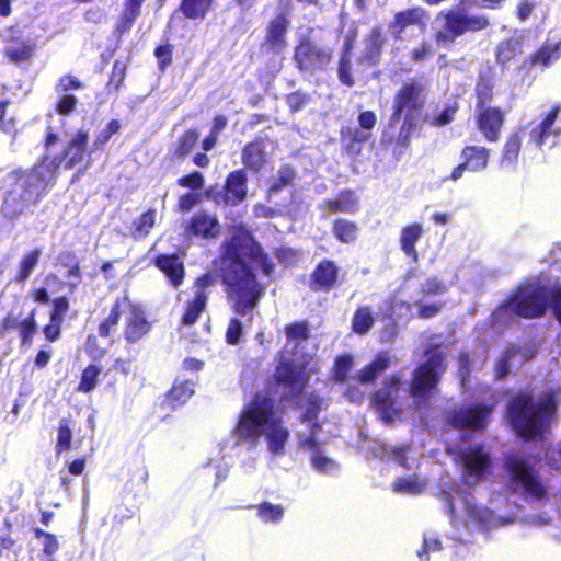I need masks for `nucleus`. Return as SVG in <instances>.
I'll use <instances>...</instances> for the list:
<instances>
[{"label":"nucleus","instance_id":"1","mask_svg":"<svg viewBox=\"0 0 561 561\" xmlns=\"http://www.w3.org/2000/svg\"><path fill=\"white\" fill-rule=\"evenodd\" d=\"M250 265L262 268L267 276L273 270L249 231L234 227L231 240L225 244L221 272L228 302L238 316L252 312L265 293V287L257 283Z\"/></svg>","mask_w":561,"mask_h":561},{"label":"nucleus","instance_id":"2","mask_svg":"<svg viewBox=\"0 0 561 561\" xmlns=\"http://www.w3.org/2000/svg\"><path fill=\"white\" fill-rule=\"evenodd\" d=\"M239 438L256 442L264 437L268 450L274 455L284 454L289 437L288 430L282 424L274 410L272 399L257 394L242 411L236 427Z\"/></svg>","mask_w":561,"mask_h":561},{"label":"nucleus","instance_id":"3","mask_svg":"<svg viewBox=\"0 0 561 561\" xmlns=\"http://www.w3.org/2000/svg\"><path fill=\"white\" fill-rule=\"evenodd\" d=\"M58 168L57 159L48 161L44 158L30 173L19 178L3 201L2 216L9 220H15L30 206L35 205L54 180Z\"/></svg>","mask_w":561,"mask_h":561},{"label":"nucleus","instance_id":"4","mask_svg":"<svg viewBox=\"0 0 561 561\" xmlns=\"http://www.w3.org/2000/svg\"><path fill=\"white\" fill-rule=\"evenodd\" d=\"M556 393L550 392L538 399L527 393L514 398L510 405V416L515 431L525 438L543 433L556 411Z\"/></svg>","mask_w":561,"mask_h":561},{"label":"nucleus","instance_id":"5","mask_svg":"<svg viewBox=\"0 0 561 561\" xmlns=\"http://www.w3.org/2000/svg\"><path fill=\"white\" fill-rule=\"evenodd\" d=\"M486 26L488 20L483 16H468L461 9L451 10L435 19V41L438 45L448 46L465 32L478 31Z\"/></svg>","mask_w":561,"mask_h":561},{"label":"nucleus","instance_id":"6","mask_svg":"<svg viewBox=\"0 0 561 561\" xmlns=\"http://www.w3.org/2000/svg\"><path fill=\"white\" fill-rule=\"evenodd\" d=\"M446 502L454 523L459 517L467 528L486 529L496 526L492 512L478 506L471 494L463 495L457 492L446 497Z\"/></svg>","mask_w":561,"mask_h":561},{"label":"nucleus","instance_id":"7","mask_svg":"<svg viewBox=\"0 0 561 561\" xmlns=\"http://www.w3.org/2000/svg\"><path fill=\"white\" fill-rule=\"evenodd\" d=\"M552 287L540 283L522 286L507 308L525 318H535L543 313L548 302H551Z\"/></svg>","mask_w":561,"mask_h":561},{"label":"nucleus","instance_id":"8","mask_svg":"<svg viewBox=\"0 0 561 561\" xmlns=\"http://www.w3.org/2000/svg\"><path fill=\"white\" fill-rule=\"evenodd\" d=\"M294 60L300 71L314 73L328 67L332 60V50L310 37L301 36L295 48Z\"/></svg>","mask_w":561,"mask_h":561},{"label":"nucleus","instance_id":"9","mask_svg":"<svg viewBox=\"0 0 561 561\" xmlns=\"http://www.w3.org/2000/svg\"><path fill=\"white\" fill-rule=\"evenodd\" d=\"M444 369L443 353L435 350L427 362L415 370L409 389L410 394L415 400L424 399L436 387Z\"/></svg>","mask_w":561,"mask_h":561},{"label":"nucleus","instance_id":"10","mask_svg":"<svg viewBox=\"0 0 561 561\" xmlns=\"http://www.w3.org/2000/svg\"><path fill=\"white\" fill-rule=\"evenodd\" d=\"M311 357L308 358L295 355L291 359L282 356L280 363L276 368V379L289 388L290 394L300 392L310 371L314 370V366L309 367Z\"/></svg>","mask_w":561,"mask_h":561},{"label":"nucleus","instance_id":"11","mask_svg":"<svg viewBox=\"0 0 561 561\" xmlns=\"http://www.w3.org/2000/svg\"><path fill=\"white\" fill-rule=\"evenodd\" d=\"M506 466L516 489H520L524 493L537 500L545 496V485L539 480L535 469L523 457H510Z\"/></svg>","mask_w":561,"mask_h":561},{"label":"nucleus","instance_id":"12","mask_svg":"<svg viewBox=\"0 0 561 561\" xmlns=\"http://www.w3.org/2000/svg\"><path fill=\"white\" fill-rule=\"evenodd\" d=\"M454 460L461 468L462 479L468 485L477 484L489 466V457L481 448L458 447Z\"/></svg>","mask_w":561,"mask_h":561},{"label":"nucleus","instance_id":"13","mask_svg":"<svg viewBox=\"0 0 561 561\" xmlns=\"http://www.w3.org/2000/svg\"><path fill=\"white\" fill-rule=\"evenodd\" d=\"M425 83L422 80H412L405 82L398 91L394 99L393 118H399L402 114L412 117L420 111L424 103Z\"/></svg>","mask_w":561,"mask_h":561},{"label":"nucleus","instance_id":"14","mask_svg":"<svg viewBox=\"0 0 561 561\" xmlns=\"http://www.w3.org/2000/svg\"><path fill=\"white\" fill-rule=\"evenodd\" d=\"M561 137V118L559 108H552L542 122L534 125L529 130V142L536 148H552Z\"/></svg>","mask_w":561,"mask_h":561},{"label":"nucleus","instance_id":"15","mask_svg":"<svg viewBox=\"0 0 561 561\" xmlns=\"http://www.w3.org/2000/svg\"><path fill=\"white\" fill-rule=\"evenodd\" d=\"M66 137L67 141L62 150V157H55V159L59 161V164L64 160L65 168L72 169L73 167L82 163L84 160L89 141V130L79 128L77 130L67 133ZM45 158H47L48 161H51L48 156Z\"/></svg>","mask_w":561,"mask_h":561},{"label":"nucleus","instance_id":"16","mask_svg":"<svg viewBox=\"0 0 561 561\" xmlns=\"http://www.w3.org/2000/svg\"><path fill=\"white\" fill-rule=\"evenodd\" d=\"M214 284V277L205 274L198 277L194 283V297L185 305V311L182 317V324L192 325L206 309L208 293L207 288Z\"/></svg>","mask_w":561,"mask_h":561},{"label":"nucleus","instance_id":"17","mask_svg":"<svg viewBox=\"0 0 561 561\" xmlns=\"http://www.w3.org/2000/svg\"><path fill=\"white\" fill-rule=\"evenodd\" d=\"M490 413V409L485 405H467L454 411L449 421L454 427L481 430L489 422Z\"/></svg>","mask_w":561,"mask_h":561},{"label":"nucleus","instance_id":"18","mask_svg":"<svg viewBox=\"0 0 561 561\" xmlns=\"http://www.w3.org/2000/svg\"><path fill=\"white\" fill-rule=\"evenodd\" d=\"M399 383L400 378L393 376L383 389L375 393L373 399L374 407L387 423L391 422L398 412L394 404L399 393Z\"/></svg>","mask_w":561,"mask_h":561},{"label":"nucleus","instance_id":"19","mask_svg":"<svg viewBox=\"0 0 561 561\" xmlns=\"http://www.w3.org/2000/svg\"><path fill=\"white\" fill-rule=\"evenodd\" d=\"M125 311H127V323L125 335L129 342H137L150 330V324L147 321L144 310L140 306L131 304L127 298V305H125Z\"/></svg>","mask_w":561,"mask_h":561},{"label":"nucleus","instance_id":"20","mask_svg":"<svg viewBox=\"0 0 561 561\" xmlns=\"http://www.w3.org/2000/svg\"><path fill=\"white\" fill-rule=\"evenodd\" d=\"M185 232L204 239L216 238L220 232V225L215 216L201 211L191 218Z\"/></svg>","mask_w":561,"mask_h":561},{"label":"nucleus","instance_id":"21","mask_svg":"<svg viewBox=\"0 0 561 561\" xmlns=\"http://www.w3.org/2000/svg\"><path fill=\"white\" fill-rule=\"evenodd\" d=\"M504 123V113L495 107H488L480 112L478 127L489 141H497Z\"/></svg>","mask_w":561,"mask_h":561},{"label":"nucleus","instance_id":"22","mask_svg":"<svg viewBox=\"0 0 561 561\" xmlns=\"http://www.w3.org/2000/svg\"><path fill=\"white\" fill-rule=\"evenodd\" d=\"M157 267L164 273L173 287L182 284L184 278L183 262L176 255H160L156 260Z\"/></svg>","mask_w":561,"mask_h":561},{"label":"nucleus","instance_id":"23","mask_svg":"<svg viewBox=\"0 0 561 561\" xmlns=\"http://www.w3.org/2000/svg\"><path fill=\"white\" fill-rule=\"evenodd\" d=\"M424 12L422 9L413 8L394 15L393 21L389 24V32L396 39L402 38L403 31L410 26L423 22Z\"/></svg>","mask_w":561,"mask_h":561},{"label":"nucleus","instance_id":"24","mask_svg":"<svg viewBox=\"0 0 561 561\" xmlns=\"http://www.w3.org/2000/svg\"><path fill=\"white\" fill-rule=\"evenodd\" d=\"M267 142L256 139L248 144L242 150V162L251 170L260 171L266 162Z\"/></svg>","mask_w":561,"mask_h":561},{"label":"nucleus","instance_id":"25","mask_svg":"<svg viewBox=\"0 0 561 561\" xmlns=\"http://www.w3.org/2000/svg\"><path fill=\"white\" fill-rule=\"evenodd\" d=\"M337 267L329 260L322 261L312 274V287L319 290H330L337 279Z\"/></svg>","mask_w":561,"mask_h":561},{"label":"nucleus","instance_id":"26","mask_svg":"<svg viewBox=\"0 0 561 561\" xmlns=\"http://www.w3.org/2000/svg\"><path fill=\"white\" fill-rule=\"evenodd\" d=\"M289 21L285 14L277 15L268 25L266 44L276 51H282L286 47V32Z\"/></svg>","mask_w":561,"mask_h":561},{"label":"nucleus","instance_id":"27","mask_svg":"<svg viewBox=\"0 0 561 561\" xmlns=\"http://www.w3.org/2000/svg\"><path fill=\"white\" fill-rule=\"evenodd\" d=\"M36 42L33 38L14 41L5 47L4 54L13 64L28 61L34 55Z\"/></svg>","mask_w":561,"mask_h":561},{"label":"nucleus","instance_id":"28","mask_svg":"<svg viewBox=\"0 0 561 561\" xmlns=\"http://www.w3.org/2000/svg\"><path fill=\"white\" fill-rule=\"evenodd\" d=\"M225 190L227 191L231 205H237L247 195V175L244 171L238 170L227 178Z\"/></svg>","mask_w":561,"mask_h":561},{"label":"nucleus","instance_id":"29","mask_svg":"<svg viewBox=\"0 0 561 561\" xmlns=\"http://www.w3.org/2000/svg\"><path fill=\"white\" fill-rule=\"evenodd\" d=\"M358 201L354 192L343 191L335 198L328 199L322 207L330 213H354L357 209Z\"/></svg>","mask_w":561,"mask_h":561},{"label":"nucleus","instance_id":"30","mask_svg":"<svg viewBox=\"0 0 561 561\" xmlns=\"http://www.w3.org/2000/svg\"><path fill=\"white\" fill-rule=\"evenodd\" d=\"M529 357L522 353L519 348L511 347L499 359L495 366V374L497 378H502L508 374L512 368L522 366Z\"/></svg>","mask_w":561,"mask_h":561},{"label":"nucleus","instance_id":"31","mask_svg":"<svg viewBox=\"0 0 561 561\" xmlns=\"http://www.w3.org/2000/svg\"><path fill=\"white\" fill-rule=\"evenodd\" d=\"M385 44V38L380 28H374L369 33L365 49L363 53V60L368 65H376L380 60L381 49Z\"/></svg>","mask_w":561,"mask_h":561},{"label":"nucleus","instance_id":"32","mask_svg":"<svg viewBox=\"0 0 561 561\" xmlns=\"http://www.w3.org/2000/svg\"><path fill=\"white\" fill-rule=\"evenodd\" d=\"M423 233V228L420 224H412L404 227L401 231L400 236V244L402 251L413 257L415 261L417 259V253L415 250V243L419 241Z\"/></svg>","mask_w":561,"mask_h":561},{"label":"nucleus","instance_id":"33","mask_svg":"<svg viewBox=\"0 0 561 561\" xmlns=\"http://www.w3.org/2000/svg\"><path fill=\"white\" fill-rule=\"evenodd\" d=\"M391 365V357L388 353H380L374 362L364 367L358 374L357 379L365 383L373 381L376 376L385 371Z\"/></svg>","mask_w":561,"mask_h":561},{"label":"nucleus","instance_id":"34","mask_svg":"<svg viewBox=\"0 0 561 561\" xmlns=\"http://www.w3.org/2000/svg\"><path fill=\"white\" fill-rule=\"evenodd\" d=\"M561 56V41L558 43L545 44L536 54L530 58L531 66L548 67L557 61Z\"/></svg>","mask_w":561,"mask_h":561},{"label":"nucleus","instance_id":"35","mask_svg":"<svg viewBox=\"0 0 561 561\" xmlns=\"http://www.w3.org/2000/svg\"><path fill=\"white\" fill-rule=\"evenodd\" d=\"M466 165L470 171H480L486 168L489 151L483 147H466L462 151Z\"/></svg>","mask_w":561,"mask_h":561},{"label":"nucleus","instance_id":"36","mask_svg":"<svg viewBox=\"0 0 561 561\" xmlns=\"http://www.w3.org/2000/svg\"><path fill=\"white\" fill-rule=\"evenodd\" d=\"M522 134L523 130L514 133L505 142L501 160V167L503 169L512 168L517 161L522 144Z\"/></svg>","mask_w":561,"mask_h":561},{"label":"nucleus","instance_id":"37","mask_svg":"<svg viewBox=\"0 0 561 561\" xmlns=\"http://www.w3.org/2000/svg\"><path fill=\"white\" fill-rule=\"evenodd\" d=\"M145 0H125L124 9L121 15V20L117 24V30L121 33L128 31L134 24L135 20L139 16L141 5Z\"/></svg>","mask_w":561,"mask_h":561},{"label":"nucleus","instance_id":"38","mask_svg":"<svg viewBox=\"0 0 561 561\" xmlns=\"http://www.w3.org/2000/svg\"><path fill=\"white\" fill-rule=\"evenodd\" d=\"M125 305H127L126 297H123L116 301L108 317L99 327V333L101 336H108L112 332V329L118 324L121 313L125 311Z\"/></svg>","mask_w":561,"mask_h":561},{"label":"nucleus","instance_id":"39","mask_svg":"<svg viewBox=\"0 0 561 561\" xmlns=\"http://www.w3.org/2000/svg\"><path fill=\"white\" fill-rule=\"evenodd\" d=\"M39 257L41 251L38 249H34L26 253L20 261L15 280L23 282L27 279L34 268L37 266Z\"/></svg>","mask_w":561,"mask_h":561},{"label":"nucleus","instance_id":"40","mask_svg":"<svg viewBox=\"0 0 561 561\" xmlns=\"http://www.w3.org/2000/svg\"><path fill=\"white\" fill-rule=\"evenodd\" d=\"M211 0H183L181 11L187 19H203L209 10Z\"/></svg>","mask_w":561,"mask_h":561},{"label":"nucleus","instance_id":"41","mask_svg":"<svg viewBox=\"0 0 561 561\" xmlns=\"http://www.w3.org/2000/svg\"><path fill=\"white\" fill-rule=\"evenodd\" d=\"M374 324V318L368 307H360L356 310L352 327L355 333L365 334Z\"/></svg>","mask_w":561,"mask_h":561},{"label":"nucleus","instance_id":"42","mask_svg":"<svg viewBox=\"0 0 561 561\" xmlns=\"http://www.w3.org/2000/svg\"><path fill=\"white\" fill-rule=\"evenodd\" d=\"M334 236L344 243H350L357 238V226L344 219H337L333 226Z\"/></svg>","mask_w":561,"mask_h":561},{"label":"nucleus","instance_id":"43","mask_svg":"<svg viewBox=\"0 0 561 561\" xmlns=\"http://www.w3.org/2000/svg\"><path fill=\"white\" fill-rule=\"evenodd\" d=\"M156 224V211L148 210L134 222L133 236L135 239L146 237Z\"/></svg>","mask_w":561,"mask_h":561},{"label":"nucleus","instance_id":"44","mask_svg":"<svg viewBox=\"0 0 561 561\" xmlns=\"http://www.w3.org/2000/svg\"><path fill=\"white\" fill-rule=\"evenodd\" d=\"M199 138V134L195 129H190L183 134V136L179 139L178 146L175 149V154L180 158H184L190 154L195 148L197 140Z\"/></svg>","mask_w":561,"mask_h":561},{"label":"nucleus","instance_id":"45","mask_svg":"<svg viewBox=\"0 0 561 561\" xmlns=\"http://www.w3.org/2000/svg\"><path fill=\"white\" fill-rule=\"evenodd\" d=\"M425 488V482L416 477L400 478L396 481L393 490L405 494L421 493Z\"/></svg>","mask_w":561,"mask_h":561},{"label":"nucleus","instance_id":"46","mask_svg":"<svg viewBox=\"0 0 561 561\" xmlns=\"http://www.w3.org/2000/svg\"><path fill=\"white\" fill-rule=\"evenodd\" d=\"M101 374V368L90 365L88 366L81 375V380L78 386V391L81 392H90L92 391L96 385H98V378Z\"/></svg>","mask_w":561,"mask_h":561},{"label":"nucleus","instance_id":"47","mask_svg":"<svg viewBox=\"0 0 561 561\" xmlns=\"http://www.w3.org/2000/svg\"><path fill=\"white\" fill-rule=\"evenodd\" d=\"M520 45L517 39H510L500 44L497 48V61L501 64H507L511 61L516 54L519 51Z\"/></svg>","mask_w":561,"mask_h":561},{"label":"nucleus","instance_id":"48","mask_svg":"<svg viewBox=\"0 0 561 561\" xmlns=\"http://www.w3.org/2000/svg\"><path fill=\"white\" fill-rule=\"evenodd\" d=\"M194 393L193 385L190 382H179L169 391L168 398L174 402L182 404Z\"/></svg>","mask_w":561,"mask_h":561},{"label":"nucleus","instance_id":"49","mask_svg":"<svg viewBox=\"0 0 561 561\" xmlns=\"http://www.w3.org/2000/svg\"><path fill=\"white\" fill-rule=\"evenodd\" d=\"M284 514V510L280 505H274L272 503H262L259 506V516L265 522H278Z\"/></svg>","mask_w":561,"mask_h":561},{"label":"nucleus","instance_id":"50","mask_svg":"<svg viewBox=\"0 0 561 561\" xmlns=\"http://www.w3.org/2000/svg\"><path fill=\"white\" fill-rule=\"evenodd\" d=\"M72 434L69 427V424L66 420L60 421L58 435H57V444L56 450L57 454L67 450L71 446Z\"/></svg>","mask_w":561,"mask_h":561},{"label":"nucleus","instance_id":"51","mask_svg":"<svg viewBox=\"0 0 561 561\" xmlns=\"http://www.w3.org/2000/svg\"><path fill=\"white\" fill-rule=\"evenodd\" d=\"M119 129L121 123L117 119H112L106 127L96 135L93 146L95 148H102Z\"/></svg>","mask_w":561,"mask_h":561},{"label":"nucleus","instance_id":"52","mask_svg":"<svg viewBox=\"0 0 561 561\" xmlns=\"http://www.w3.org/2000/svg\"><path fill=\"white\" fill-rule=\"evenodd\" d=\"M242 334H243L242 322L237 317H232L229 320L227 329H226V335H225L226 342L231 345L238 344Z\"/></svg>","mask_w":561,"mask_h":561},{"label":"nucleus","instance_id":"53","mask_svg":"<svg viewBox=\"0 0 561 561\" xmlns=\"http://www.w3.org/2000/svg\"><path fill=\"white\" fill-rule=\"evenodd\" d=\"M293 178H294V171L291 168H289V167L282 168L278 172V176L271 184L268 194L272 195V194L279 192L283 187H285L291 183Z\"/></svg>","mask_w":561,"mask_h":561},{"label":"nucleus","instance_id":"54","mask_svg":"<svg viewBox=\"0 0 561 561\" xmlns=\"http://www.w3.org/2000/svg\"><path fill=\"white\" fill-rule=\"evenodd\" d=\"M352 366H353V357L352 356L345 355V356L337 357L335 359V365H334V370H333L334 379L336 381L345 380V378L347 377L348 373L352 369Z\"/></svg>","mask_w":561,"mask_h":561},{"label":"nucleus","instance_id":"55","mask_svg":"<svg viewBox=\"0 0 561 561\" xmlns=\"http://www.w3.org/2000/svg\"><path fill=\"white\" fill-rule=\"evenodd\" d=\"M69 310V301L65 297L56 298L53 301V310L50 313V320L53 322H59L62 324L65 316Z\"/></svg>","mask_w":561,"mask_h":561},{"label":"nucleus","instance_id":"56","mask_svg":"<svg viewBox=\"0 0 561 561\" xmlns=\"http://www.w3.org/2000/svg\"><path fill=\"white\" fill-rule=\"evenodd\" d=\"M69 310V301L65 297L56 298L53 301V310L50 313V320L53 322H59L62 324L65 316Z\"/></svg>","mask_w":561,"mask_h":561},{"label":"nucleus","instance_id":"57","mask_svg":"<svg viewBox=\"0 0 561 561\" xmlns=\"http://www.w3.org/2000/svg\"><path fill=\"white\" fill-rule=\"evenodd\" d=\"M36 331L35 311H32L30 317L20 323V333L23 344H30L31 339Z\"/></svg>","mask_w":561,"mask_h":561},{"label":"nucleus","instance_id":"58","mask_svg":"<svg viewBox=\"0 0 561 561\" xmlns=\"http://www.w3.org/2000/svg\"><path fill=\"white\" fill-rule=\"evenodd\" d=\"M351 48V44L347 42L345 44V53L343 54V56L341 57V60H340V66H339V77H340V80L346 84V85H352L353 84V78L351 77V73H350V57L347 55V50Z\"/></svg>","mask_w":561,"mask_h":561},{"label":"nucleus","instance_id":"59","mask_svg":"<svg viewBox=\"0 0 561 561\" xmlns=\"http://www.w3.org/2000/svg\"><path fill=\"white\" fill-rule=\"evenodd\" d=\"M35 535L37 538H43V551L47 556H51L57 552L59 543L57 538L42 529H36Z\"/></svg>","mask_w":561,"mask_h":561},{"label":"nucleus","instance_id":"60","mask_svg":"<svg viewBox=\"0 0 561 561\" xmlns=\"http://www.w3.org/2000/svg\"><path fill=\"white\" fill-rule=\"evenodd\" d=\"M77 105V99L72 94H59L56 111L58 114L68 115L70 114Z\"/></svg>","mask_w":561,"mask_h":561},{"label":"nucleus","instance_id":"61","mask_svg":"<svg viewBox=\"0 0 561 561\" xmlns=\"http://www.w3.org/2000/svg\"><path fill=\"white\" fill-rule=\"evenodd\" d=\"M206 197L208 199L214 201L217 205L225 204V205H231L230 197L227 193V191L224 187H220L218 185L211 186L206 192Z\"/></svg>","mask_w":561,"mask_h":561},{"label":"nucleus","instance_id":"62","mask_svg":"<svg viewBox=\"0 0 561 561\" xmlns=\"http://www.w3.org/2000/svg\"><path fill=\"white\" fill-rule=\"evenodd\" d=\"M81 88V82L72 76H64L60 78L56 91L58 94H69L70 90H78Z\"/></svg>","mask_w":561,"mask_h":561},{"label":"nucleus","instance_id":"63","mask_svg":"<svg viewBox=\"0 0 561 561\" xmlns=\"http://www.w3.org/2000/svg\"><path fill=\"white\" fill-rule=\"evenodd\" d=\"M313 467L321 472L330 473L335 471L337 465L332 459L327 458L320 454H317L312 458Z\"/></svg>","mask_w":561,"mask_h":561},{"label":"nucleus","instance_id":"64","mask_svg":"<svg viewBox=\"0 0 561 561\" xmlns=\"http://www.w3.org/2000/svg\"><path fill=\"white\" fill-rule=\"evenodd\" d=\"M178 184L182 187H188L192 190H197L203 187L204 178L199 172H194L190 175L182 176L178 180Z\"/></svg>","mask_w":561,"mask_h":561}]
</instances>
